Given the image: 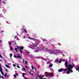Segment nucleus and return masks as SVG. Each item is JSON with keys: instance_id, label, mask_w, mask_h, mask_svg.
I'll list each match as a JSON object with an SVG mask.
<instances>
[{"instance_id": "1", "label": "nucleus", "mask_w": 79, "mask_h": 79, "mask_svg": "<svg viewBox=\"0 0 79 79\" xmlns=\"http://www.w3.org/2000/svg\"><path fill=\"white\" fill-rule=\"evenodd\" d=\"M74 66H75V65L74 64L72 65L71 64H69V65H68V67L67 69V71H69L71 73H73V71L71 70V69H72L74 67Z\"/></svg>"}, {"instance_id": "2", "label": "nucleus", "mask_w": 79, "mask_h": 79, "mask_svg": "<svg viewBox=\"0 0 79 79\" xmlns=\"http://www.w3.org/2000/svg\"><path fill=\"white\" fill-rule=\"evenodd\" d=\"M49 74L48 75V76H50V77H53V76H54L53 75V74L52 73H49Z\"/></svg>"}, {"instance_id": "3", "label": "nucleus", "mask_w": 79, "mask_h": 79, "mask_svg": "<svg viewBox=\"0 0 79 79\" xmlns=\"http://www.w3.org/2000/svg\"><path fill=\"white\" fill-rule=\"evenodd\" d=\"M24 48V47L23 46H19V50H23Z\"/></svg>"}, {"instance_id": "4", "label": "nucleus", "mask_w": 79, "mask_h": 79, "mask_svg": "<svg viewBox=\"0 0 79 79\" xmlns=\"http://www.w3.org/2000/svg\"><path fill=\"white\" fill-rule=\"evenodd\" d=\"M65 64L66 65V67L67 68V67H68V61H66L65 62Z\"/></svg>"}, {"instance_id": "5", "label": "nucleus", "mask_w": 79, "mask_h": 79, "mask_svg": "<svg viewBox=\"0 0 79 79\" xmlns=\"http://www.w3.org/2000/svg\"><path fill=\"white\" fill-rule=\"evenodd\" d=\"M30 39H31V40H36V41H39V40H36V39H34L33 38H31Z\"/></svg>"}, {"instance_id": "6", "label": "nucleus", "mask_w": 79, "mask_h": 79, "mask_svg": "<svg viewBox=\"0 0 79 79\" xmlns=\"http://www.w3.org/2000/svg\"><path fill=\"white\" fill-rule=\"evenodd\" d=\"M2 71H3V69H2V68L1 64H0V71L1 72H2Z\"/></svg>"}, {"instance_id": "7", "label": "nucleus", "mask_w": 79, "mask_h": 79, "mask_svg": "<svg viewBox=\"0 0 79 79\" xmlns=\"http://www.w3.org/2000/svg\"><path fill=\"white\" fill-rule=\"evenodd\" d=\"M63 70H64V69H61L59 70V72H62V71H63Z\"/></svg>"}, {"instance_id": "8", "label": "nucleus", "mask_w": 79, "mask_h": 79, "mask_svg": "<svg viewBox=\"0 0 79 79\" xmlns=\"http://www.w3.org/2000/svg\"><path fill=\"white\" fill-rule=\"evenodd\" d=\"M31 47H36V46L35 44H34L33 45H31Z\"/></svg>"}, {"instance_id": "9", "label": "nucleus", "mask_w": 79, "mask_h": 79, "mask_svg": "<svg viewBox=\"0 0 79 79\" xmlns=\"http://www.w3.org/2000/svg\"><path fill=\"white\" fill-rule=\"evenodd\" d=\"M23 30L24 32H25L26 33H27V31H26V29H23Z\"/></svg>"}, {"instance_id": "10", "label": "nucleus", "mask_w": 79, "mask_h": 79, "mask_svg": "<svg viewBox=\"0 0 79 79\" xmlns=\"http://www.w3.org/2000/svg\"><path fill=\"white\" fill-rule=\"evenodd\" d=\"M39 48L38 47L37 48L36 52H39Z\"/></svg>"}, {"instance_id": "11", "label": "nucleus", "mask_w": 79, "mask_h": 79, "mask_svg": "<svg viewBox=\"0 0 79 79\" xmlns=\"http://www.w3.org/2000/svg\"><path fill=\"white\" fill-rule=\"evenodd\" d=\"M15 49H16L17 50V49H19V46H17V48H15Z\"/></svg>"}, {"instance_id": "12", "label": "nucleus", "mask_w": 79, "mask_h": 79, "mask_svg": "<svg viewBox=\"0 0 79 79\" xmlns=\"http://www.w3.org/2000/svg\"><path fill=\"white\" fill-rule=\"evenodd\" d=\"M68 71L67 72V74H69L70 73V71L69 70H68Z\"/></svg>"}, {"instance_id": "13", "label": "nucleus", "mask_w": 79, "mask_h": 79, "mask_svg": "<svg viewBox=\"0 0 79 79\" xmlns=\"http://www.w3.org/2000/svg\"><path fill=\"white\" fill-rule=\"evenodd\" d=\"M6 66L7 68H10V66H9V65H6Z\"/></svg>"}, {"instance_id": "14", "label": "nucleus", "mask_w": 79, "mask_h": 79, "mask_svg": "<svg viewBox=\"0 0 79 79\" xmlns=\"http://www.w3.org/2000/svg\"><path fill=\"white\" fill-rule=\"evenodd\" d=\"M52 66H53V64H51L49 66V67H50V68H52Z\"/></svg>"}, {"instance_id": "15", "label": "nucleus", "mask_w": 79, "mask_h": 79, "mask_svg": "<svg viewBox=\"0 0 79 79\" xmlns=\"http://www.w3.org/2000/svg\"><path fill=\"white\" fill-rule=\"evenodd\" d=\"M22 50H19V52L21 53V54H22L23 53V51H22Z\"/></svg>"}, {"instance_id": "16", "label": "nucleus", "mask_w": 79, "mask_h": 79, "mask_svg": "<svg viewBox=\"0 0 79 79\" xmlns=\"http://www.w3.org/2000/svg\"><path fill=\"white\" fill-rule=\"evenodd\" d=\"M17 57L19 58H21V57L20 56L18 55L17 56Z\"/></svg>"}, {"instance_id": "17", "label": "nucleus", "mask_w": 79, "mask_h": 79, "mask_svg": "<svg viewBox=\"0 0 79 79\" xmlns=\"http://www.w3.org/2000/svg\"><path fill=\"white\" fill-rule=\"evenodd\" d=\"M10 50H13V48H12V47L11 46H10Z\"/></svg>"}, {"instance_id": "18", "label": "nucleus", "mask_w": 79, "mask_h": 79, "mask_svg": "<svg viewBox=\"0 0 79 79\" xmlns=\"http://www.w3.org/2000/svg\"><path fill=\"white\" fill-rule=\"evenodd\" d=\"M76 69L77 71H78V70L79 69V67H78L77 68H76Z\"/></svg>"}, {"instance_id": "19", "label": "nucleus", "mask_w": 79, "mask_h": 79, "mask_svg": "<svg viewBox=\"0 0 79 79\" xmlns=\"http://www.w3.org/2000/svg\"><path fill=\"white\" fill-rule=\"evenodd\" d=\"M67 70V69H64V70L63 71H66Z\"/></svg>"}, {"instance_id": "20", "label": "nucleus", "mask_w": 79, "mask_h": 79, "mask_svg": "<svg viewBox=\"0 0 79 79\" xmlns=\"http://www.w3.org/2000/svg\"><path fill=\"white\" fill-rule=\"evenodd\" d=\"M56 62H58V61H59V60H58V59H56Z\"/></svg>"}, {"instance_id": "21", "label": "nucleus", "mask_w": 79, "mask_h": 79, "mask_svg": "<svg viewBox=\"0 0 79 79\" xmlns=\"http://www.w3.org/2000/svg\"><path fill=\"white\" fill-rule=\"evenodd\" d=\"M1 73L2 75H4V73L3 72H1Z\"/></svg>"}, {"instance_id": "22", "label": "nucleus", "mask_w": 79, "mask_h": 79, "mask_svg": "<svg viewBox=\"0 0 79 79\" xmlns=\"http://www.w3.org/2000/svg\"><path fill=\"white\" fill-rule=\"evenodd\" d=\"M61 60L60 59V60L59 61V63H61Z\"/></svg>"}, {"instance_id": "23", "label": "nucleus", "mask_w": 79, "mask_h": 79, "mask_svg": "<svg viewBox=\"0 0 79 79\" xmlns=\"http://www.w3.org/2000/svg\"><path fill=\"white\" fill-rule=\"evenodd\" d=\"M25 64H27V61H25Z\"/></svg>"}, {"instance_id": "24", "label": "nucleus", "mask_w": 79, "mask_h": 79, "mask_svg": "<svg viewBox=\"0 0 79 79\" xmlns=\"http://www.w3.org/2000/svg\"><path fill=\"white\" fill-rule=\"evenodd\" d=\"M14 43H15V45H17V44H16V41H14Z\"/></svg>"}, {"instance_id": "25", "label": "nucleus", "mask_w": 79, "mask_h": 79, "mask_svg": "<svg viewBox=\"0 0 79 79\" xmlns=\"http://www.w3.org/2000/svg\"><path fill=\"white\" fill-rule=\"evenodd\" d=\"M4 76H5V77H6V76H7V75L6 74H5Z\"/></svg>"}, {"instance_id": "26", "label": "nucleus", "mask_w": 79, "mask_h": 79, "mask_svg": "<svg viewBox=\"0 0 79 79\" xmlns=\"http://www.w3.org/2000/svg\"><path fill=\"white\" fill-rule=\"evenodd\" d=\"M31 68L32 69H34V67H33V65H31Z\"/></svg>"}, {"instance_id": "27", "label": "nucleus", "mask_w": 79, "mask_h": 79, "mask_svg": "<svg viewBox=\"0 0 79 79\" xmlns=\"http://www.w3.org/2000/svg\"><path fill=\"white\" fill-rule=\"evenodd\" d=\"M23 71H26V69L24 68H23Z\"/></svg>"}, {"instance_id": "28", "label": "nucleus", "mask_w": 79, "mask_h": 79, "mask_svg": "<svg viewBox=\"0 0 79 79\" xmlns=\"http://www.w3.org/2000/svg\"><path fill=\"white\" fill-rule=\"evenodd\" d=\"M14 57H15V58H18L17 56H14Z\"/></svg>"}, {"instance_id": "29", "label": "nucleus", "mask_w": 79, "mask_h": 79, "mask_svg": "<svg viewBox=\"0 0 79 79\" xmlns=\"http://www.w3.org/2000/svg\"><path fill=\"white\" fill-rule=\"evenodd\" d=\"M17 68H20V67L18 65H17Z\"/></svg>"}, {"instance_id": "30", "label": "nucleus", "mask_w": 79, "mask_h": 79, "mask_svg": "<svg viewBox=\"0 0 79 79\" xmlns=\"http://www.w3.org/2000/svg\"><path fill=\"white\" fill-rule=\"evenodd\" d=\"M10 56L11 57L12 56V54H10Z\"/></svg>"}, {"instance_id": "31", "label": "nucleus", "mask_w": 79, "mask_h": 79, "mask_svg": "<svg viewBox=\"0 0 79 79\" xmlns=\"http://www.w3.org/2000/svg\"><path fill=\"white\" fill-rule=\"evenodd\" d=\"M0 57L1 58H2V55H1V54L0 53Z\"/></svg>"}, {"instance_id": "32", "label": "nucleus", "mask_w": 79, "mask_h": 79, "mask_svg": "<svg viewBox=\"0 0 79 79\" xmlns=\"http://www.w3.org/2000/svg\"><path fill=\"white\" fill-rule=\"evenodd\" d=\"M1 77H2L3 79H4V77L2 76H1Z\"/></svg>"}, {"instance_id": "33", "label": "nucleus", "mask_w": 79, "mask_h": 79, "mask_svg": "<svg viewBox=\"0 0 79 79\" xmlns=\"http://www.w3.org/2000/svg\"><path fill=\"white\" fill-rule=\"evenodd\" d=\"M49 63H50V61H48L47 62V64H49Z\"/></svg>"}, {"instance_id": "34", "label": "nucleus", "mask_w": 79, "mask_h": 79, "mask_svg": "<svg viewBox=\"0 0 79 79\" xmlns=\"http://www.w3.org/2000/svg\"><path fill=\"white\" fill-rule=\"evenodd\" d=\"M13 66H14V67H15L16 66V65L15 64H13Z\"/></svg>"}, {"instance_id": "35", "label": "nucleus", "mask_w": 79, "mask_h": 79, "mask_svg": "<svg viewBox=\"0 0 79 79\" xmlns=\"http://www.w3.org/2000/svg\"><path fill=\"white\" fill-rule=\"evenodd\" d=\"M14 77H15V78L16 77V75H14Z\"/></svg>"}, {"instance_id": "36", "label": "nucleus", "mask_w": 79, "mask_h": 79, "mask_svg": "<svg viewBox=\"0 0 79 79\" xmlns=\"http://www.w3.org/2000/svg\"><path fill=\"white\" fill-rule=\"evenodd\" d=\"M8 44H9L10 45H11V43H10V42H8Z\"/></svg>"}, {"instance_id": "37", "label": "nucleus", "mask_w": 79, "mask_h": 79, "mask_svg": "<svg viewBox=\"0 0 79 79\" xmlns=\"http://www.w3.org/2000/svg\"><path fill=\"white\" fill-rule=\"evenodd\" d=\"M6 72H8V70H7V69H6Z\"/></svg>"}, {"instance_id": "38", "label": "nucleus", "mask_w": 79, "mask_h": 79, "mask_svg": "<svg viewBox=\"0 0 79 79\" xmlns=\"http://www.w3.org/2000/svg\"><path fill=\"white\" fill-rule=\"evenodd\" d=\"M15 51H16V52H18V50H17V49H16V48H15Z\"/></svg>"}, {"instance_id": "39", "label": "nucleus", "mask_w": 79, "mask_h": 79, "mask_svg": "<svg viewBox=\"0 0 79 79\" xmlns=\"http://www.w3.org/2000/svg\"><path fill=\"white\" fill-rule=\"evenodd\" d=\"M46 50L47 51H48V48H46Z\"/></svg>"}, {"instance_id": "40", "label": "nucleus", "mask_w": 79, "mask_h": 79, "mask_svg": "<svg viewBox=\"0 0 79 79\" xmlns=\"http://www.w3.org/2000/svg\"><path fill=\"white\" fill-rule=\"evenodd\" d=\"M37 59H39V58H40V57H37Z\"/></svg>"}, {"instance_id": "41", "label": "nucleus", "mask_w": 79, "mask_h": 79, "mask_svg": "<svg viewBox=\"0 0 79 79\" xmlns=\"http://www.w3.org/2000/svg\"><path fill=\"white\" fill-rule=\"evenodd\" d=\"M38 45V44H35V45H36V47L37 46V45Z\"/></svg>"}, {"instance_id": "42", "label": "nucleus", "mask_w": 79, "mask_h": 79, "mask_svg": "<svg viewBox=\"0 0 79 79\" xmlns=\"http://www.w3.org/2000/svg\"><path fill=\"white\" fill-rule=\"evenodd\" d=\"M23 74H24V75H26V74L25 73H23Z\"/></svg>"}, {"instance_id": "43", "label": "nucleus", "mask_w": 79, "mask_h": 79, "mask_svg": "<svg viewBox=\"0 0 79 79\" xmlns=\"http://www.w3.org/2000/svg\"><path fill=\"white\" fill-rule=\"evenodd\" d=\"M39 77V76H38V75H37V76L36 77V78H37V77Z\"/></svg>"}, {"instance_id": "44", "label": "nucleus", "mask_w": 79, "mask_h": 79, "mask_svg": "<svg viewBox=\"0 0 79 79\" xmlns=\"http://www.w3.org/2000/svg\"><path fill=\"white\" fill-rule=\"evenodd\" d=\"M2 3H4V4H5V2H4V1H2Z\"/></svg>"}, {"instance_id": "45", "label": "nucleus", "mask_w": 79, "mask_h": 79, "mask_svg": "<svg viewBox=\"0 0 79 79\" xmlns=\"http://www.w3.org/2000/svg\"><path fill=\"white\" fill-rule=\"evenodd\" d=\"M39 77H40V78H41V76H40V75H39Z\"/></svg>"}, {"instance_id": "46", "label": "nucleus", "mask_w": 79, "mask_h": 79, "mask_svg": "<svg viewBox=\"0 0 79 79\" xmlns=\"http://www.w3.org/2000/svg\"><path fill=\"white\" fill-rule=\"evenodd\" d=\"M15 75H16V76H18V74L17 73H16Z\"/></svg>"}, {"instance_id": "47", "label": "nucleus", "mask_w": 79, "mask_h": 79, "mask_svg": "<svg viewBox=\"0 0 79 79\" xmlns=\"http://www.w3.org/2000/svg\"><path fill=\"white\" fill-rule=\"evenodd\" d=\"M62 55L63 56H64V54H62Z\"/></svg>"}, {"instance_id": "48", "label": "nucleus", "mask_w": 79, "mask_h": 79, "mask_svg": "<svg viewBox=\"0 0 79 79\" xmlns=\"http://www.w3.org/2000/svg\"><path fill=\"white\" fill-rule=\"evenodd\" d=\"M23 77H25V76H24V74H23Z\"/></svg>"}, {"instance_id": "49", "label": "nucleus", "mask_w": 79, "mask_h": 79, "mask_svg": "<svg viewBox=\"0 0 79 79\" xmlns=\"http://www.w3.org/2000/svg\"><path fill=\"white\" fill-rule=\"evenodd\" d=\"M16 36H15V38H14V39H16Z\"/></svg>"}, {"instance_id": "50", "label": "nucleus", "mask_w": 79, "mask_h": 79, "mask_svg": "<svg viewBox=\"0 0 79 79\" xmlns=\"http://www.w3.org/2000/svg\"><path fill=\"white\" fill-rule=\"evenodd\" d=\"M31 75H32V76H33V74L31 73Z\"/></svg>"}, {"instance_id": "51", "label": "nucleus", "mask_w": 79, "mask_h": 79, "mask_svg": "<svg viewBox=\"0 0 79 79\" xmlns=\"http://www.w3.org/2000/svg\"><path fill=\"white\" fill-rule=\"evenodd\" d=\"M27 53H29V52H27Z\"/></svg>"}, {"instance_id": "52", "label": "nucleus", "mask_w": 79, "mask_h": 79, "mask_svg": "<svg viewBox=\"0 0 79 79\" xmlns=\"http://www.w3.org/2000/svg\"><path fill=\"white\" fill-rule=\"evenodd\" d=\"M31 72L30 71L29 72V73H30V74H31Z\"/></svg>"}, {"instance_id": "53", "label": "nucleus", "mask_w": 79, "mask_h": 79, "mask_svg": "<svg viewBox=\"0 0 79 79\" xmlns=\"http://www.w3.org/2000/svg\"><path fill=\"white\" fill-rule=\"evenodd\" d=\"M26 68H27V66H26Z\"/></svg>"}, {"instance_id": "54", "label": "nucleus", "mask_w": 79, "mask_h": 79, "mask_svg": "<svg viewBox=\"0 0 79 79\" xmlns=\"http://www.w3.org/2000/svg\"><path fill=\"white\" fill-rule=\"evenodd\" d=\"M25 67H26V66H26V64H25Z\"/></svg>"}, {"instance_id": "55", "label": "nucleus", "mask_w": 79, "mask_h": 79, "mask_svg": "<svg viewBox=\"0 0 79 79\" xmlns=\"http://www.w3.org/2000/svg\"><path fill=\"white\" fill-rule=\"evenodd\" d=\"M2 76H1V75H0V78H1V77Z\"/></svg>"}, {"instance_id": "56", "label": "nucleus", "mask_w": 79, "mask_h": 79, "mask_svg": "<svg viewBox=\"0 0 79 79\" xmlns=\"http://www.w3.org/2000/svg\"><path fill=\"white\" fill-rule=\"evenodd\" d=\"M25 79H28V78H25Z\"/></svg>"}, {"instance_id": "57", "label": "nucleus", "mask_w": 79, "mask_h": 79, "mask_svg": "<svg viewBox=\"0 0 79 79\" xmlns=\"http://www.w3.org/2000/svg\"><path fill=\"white\" fill-rule=\"evenodd\" d=\"M40 79H42V77H41L40 78Z\"/></svg>"}, {"instance_id": "58", "label": "nucleus", "mask_w": 79, "mask_h": 79, "mask_svg": "<svg viewBox=\"0 0 79 79\" xmlns=\"http://www.w3.org/2000/svg\"><path fill=\"white\" fill-rule=\"evenodd\" d=\"M0 42H2V40H0Z\"/></svg>"}, {"instance_id": "59", "label": "nucleus", "mask_w": 79, "mask_h": 79, "mask_svg": "<svg viewBox=\"0 0 79 79\" xmlns=\"http://www.w3.org/2000/svg\"><path fill=\"white\" fill-rule=\"evenodd\" d=\"M7 77H9V76H7Z\"/></svg>"}, {"instance_id": "60", "label": "nucleus", "mask_w": 79, "mask_h": 79, "mask_svg": "<svg viewBox=\"0 0 79 79\" xmlns=\"http://www.w3.org/2000/svg\"><path fill=\"white\" fill-rule=\"evenodd\" d=\"M2 32H3V31H2Z\"/></svg>"}, {"instance_id": "61", "label": "nucleus", "mask_w": 79, "mask_h": 79, "mask_svg": "<svg viewBox=\"0 0 79 79\" xmlns=\"http://www.w3.org/2000/svg\"><path fill=\"white\" fill-rule=\"evenodd\" d=\"M24 60H23V63H24Z\"/></svg>"}, {"instance_id": "62", "label": "nucleus", "mask_w": 79, "mask_h": 79, "mask_svg": "<svg viewBox=\"0 0 79 79\" xmlns=\"http://www.w3.org/2000/svg\"><path fill=\"white\" fill-rule=\"evenodd\" d=\"M35 79H37V78H35Z\"/></svg>"}, {"instance_id": "63", "label": "nucleus", "mask_w": 79, "mask_h": 79, "mask_svg": "<svg viewBox=\"0 0 79 79\" xmlns=\"http://www.w3.org/2000/svg\"><path fill=\"white\" fill-rule=\"evenodd\" d=\"M36 69H35V71H36Z\"/></svg>"}, {"instance_id": "64", "label": "nucleus", "mask_w": 79, "mask_h": 79, "mask_svg": "<svg viewBox=\"0 0 79 79\" xmlns=\"http://www.w3.org/2000/svg\"><path fill=\"white\" fill-rule=\"evenodd\" d=\"M46 78H43V79H45Z\"/></svg>"}]
</instances>
